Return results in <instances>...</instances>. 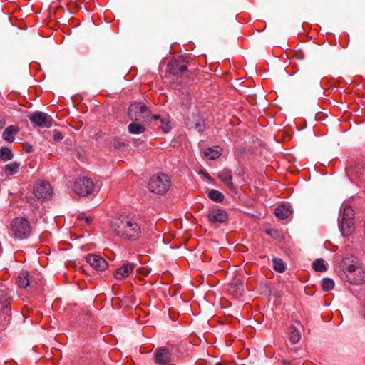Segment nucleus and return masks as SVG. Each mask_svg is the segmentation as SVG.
Returning a JSON list of instances; mask_svg holds the SVG:
<instances>
[{
	"instance_id": "1",
	"label": "nucleus",
	"mask_w": 365,
	"mask_h": 365,
	"mask_svg": "<svg viewBox=\"0 0 365 365\" xmlns=\"http://www.w3.org/2000/svg\"><path fill=\"white\" fill-rule=\"evenodd\" d=\"M111 227L118 237L126 240H137L142 234V228L137 220L125 215L114 218Z\"/></svg>"
},
{
	"instance_id": "2",
	"label": "nucleus",
	"mask_w": 365,
	"mask_h": 365,
	"mask_svg": "<svg viewBox=\"0 0 365 365\" xmlns=\"http://www.w3.org/2000/svg\"><path fill=\"white\" fill-rule=\"evenodd\" d=\"M171 187L170 178L165 173L153 175L148 181V189L157 195H165Z\"/></svg>"
},
{
	"instance_id": "3",
	"label": "nucleus",
	"mask_w": 365,
	"mask_h": 365,
	"mask_svg": "<svg viewBox=\"0 0 365 365\" xmlns=\"http://www.w3.org/2000/svg\"><path fill=\"white\" fill-rule=\"evenodd\" d=\"M341 279L350 284L360 285L365 282V271L360 267L350 264L343 270Z\"/></svg>"
},
{
	"instance_id": "4",
	"label": "nucleus",
	"mask_w": 365,
	"mask_h": 365,
	"mask_svg": "<svg viewBox=\"0 0 365 365\" xmlns=\"http://www.w3.org/2000/svg\"><path fill=\"white\" fill-rule=\"evenodd\" d=\"M128 114L133 121L145 122L148 120L150 113L145 104L134 103L130 106Z\"/></svg>"
},
{
	"instance_id": "5",
	"label": "nucleus",
	"mask_w": 365,
	"mask_h": 365,
	"mask_svg": "<svg viewBox=\"0 0 365 365\" xmlns=\"http://www.w3.org/2000/svg\"><path fill=\"white\" fill-rule=\"evenodd\" d=\"M11 227L14 235L19 239L28 237L31 231L29 222L23 217L15 218L11 222Z\"/></svg>"
},
{
	"instance_id": "6",
	"label": "nucleus",
	"mask_w": 365,
	"mask_h": 365,
	"mask_svg": "<svg viewBox=\"0 0 365 365\" xmlns=\"http://www.w3.org/2000/svg\"><path fill=\"white\" fill-rule=\"evenodd\" d=\"M95 185L91 178L80 177L77 178L73 185L74 192L81 196H88L93 193Z\"/></svg>"
},
{
	"instance_id": "7",
	"label": "nucleus",
	"mask_w": 365,
	"mask_h": 365,
	"mask_svg": "<svg viewBox=\"0 0 365 365\" xmlns=\"http://www.w3.org/2000/svg\"><path fill=\"white\" fill-rule=\"evenodd\" d=\"M29 120L34 127L40 128H51L53 122L51 116L41 111L31 113Z\"/></svg>"
},
{
	"instance_id": "8",
	"label": "nucleus",
	"mask_w": 365,
	"mask_h": 365,
	"mask_svg": "<svg viewBox=\"0 0 365 365\" xmlns=\"http://www.w3.org/2000/svg\"><path fill=\"white\" fill-rule=\"evenodd\" d=\"M34 194L38 199L48 200L53 195V189L48 182L38 180L34 186Z\"/></svg>"
},
{
	"instance_id": "9",
	"label": "nucleus",
	"mask_w": 365,
	"mask_h": 365,
	"mask_svg": "<svg viewBox=\"0 0 365 365\" xmlns=\"http://www.w3.org/2000/svg\"><path fill=\"white\" fill-rule=\"evenodd\" d=\"M168 68L172 75L177 76L184 74L187 69L186 62L182 58L172 59L169 62Z\"/></svg>"
},
{
	"instance_id": "10",
	"label": "nucleus",
	"mask_w": 365,
	"mask_h": 365,
	"mask_svg": "<svg viewBox=\"0 0 365 365\" xmlns=\"http://www.w3.org/2000/svg\"><path fill=\"white\" fill-rule=\"evenodd\" d=\"M86 262L97 271H104L107 269L108 264L104 258L95 254H89L86 257Z\"/></svg>"
},
{
	"instance_id": "11",
	"label": "nucleus",
	"mask_w": 365,
	"mask_h": 365,
	"mask_svg": "<svg viewBox=\"0 0 365 365\" xmlns=\"http://www.w3.org/2000/svg\"><path fill=\"white\" fill-rule=\"evenodd\" d=\"M135 267L133 263L126 262L114 272L113 276L116 279L122 280L128 277L133 272Z\"/></svg>"
},
{
	"instance_id": "12",
	"label": "nucleus",
	"mask_w": 365,
	"mask_h": 365,
	"mask_svg": "<svg viewBox=\"0 0 365 365\" xmlns=\"http://www.w3.org/2000/svg\"><path fill=\"white\" fill-rule=\"evenodd\" d=\"M208 220L211 223H223L228 220L227 212L220 208L213 209L209 212Z\"/></svg>"
},
{
	"instance_id": "13",
	"label": "nucleus",
	"mask_w": 365,
	"mask_h": 365,
	"mask_svg": "<svg viewBox=\"0 0 365 365\" xmlns=\"http://www.w3.org/2000/svg\"><path fill=\"white\" fill-rule=\"evenodd\" d=\"M172 354L166 348H159L155 351V362L160 365H165L171 361Z\"/></svg>"
},
{
	"instance_id": "14",
	"label": "nucleus",
	"mask_w": 365,
	"mask_h": 365,
	"mask_svg": "<svg viewBox=\"0 0 365 365\" xmlns=\"http://www.w3.org/2000/svg\"><path fill=\"white\" fill-rule=\"evenodd\" d=\"M354 219L351 217L346 218L341 217L340 222V229L343 236L350 235L354 230Z\"/></svg>"
},
{
	"instance_id": "15",
	"label": "nucleus",
	"mask_w": 365,
	"mask_h": 365,
	"mask_svg": "<svg viewBox=\"0 0 365 365\" xmlns=\"http://www.w3.org/2000/svg\"><path fill=\"white\" fill-rule=\"evenodd\" d=\"M245 290V285L242 281L235 280L232 282L228 287V292L235 297H239L242 296Z\"/></svg>"
},
{
	"instance_id": "16",
	"label": "nucleus",
	"mask_w": 365,
	"mask_h": 365,
	"mask_svg": "<svg viewBox=\"0 0 365 365\" xmlns=\"http://www.w3.org/2000/svg\"><path fill=\"white\" fill-rule=\"evenodd\" d=\"M19 131V128L16 125H10L7 127L2 133V138L4 140L8 142H13L14 140L15 135Z\"/></svg>"
},
{
	"instance_id": "17",
	"label": "nucleus",
	"mask_w": 365,
	"mask_h": 365,
	"mask_svg": "<svg viewBox=\"0 0 365 365\" xmlns=\"http://www.w3.org/2000/svg\"><path fill=\"white\" fill-rule=\"evenodd\" d=\"M274 214L276 217L279 220H284L291 215L292 210H290V207L289 205H282L275 209Z\"/></svg>"
},
{
	"instance_id": "18",
	"label": "nucleus",
	"mask_w": 365,
	"mask_h": 365,
	"mask_svg": "<svg viewBox=\"0 0 365 365\" xmlns=\"http://www.w3.org/2000/svg\"><path fill=\"white\" fill-rule=\"evenodd\" d=\"M218 178L228 187L233 188L232 176L230 170L227 169L222 170L219 173Z\"/></svg>"
},
{
	"instance_id": "19",
	"label": "nucleus",
	"mask_w": 365,
	"mask_h": 365,
	"mask_svg": "<svg viewBox=\"0 0 365 365\" xmlns=\"http://www.w3.org/2000/svg\"><path fill=\"white\" fill-rule=\"evenodd\" d=\"M222 151L219 146L208 148L204 151V155L210 160H215L221 155Z\"/></svg>"
},
{
	"instance_id": "20",
	"label": "nucleus",
	"mask_w": 365,
	"mask_h": 365,
	"mask_svg": "<svg viewBox=\"0 0 365 365\" xmlns=\"http://www.w3.org/2000/svg\"><path fill=\"white\" fill-rule=\"evenodd\" d=\"M140 123L141 122L139 121H135L130 123L128 127V132L131 134H141L144 133L145 128Z\"/></svg>"
},
{
	"instance_id": "21",
	"label": "nucleus",
	"mask_w": 365,
	"mask_h": 365,
	"mask_svg": "<svg viewBox=\"0 0 365 365\" xmlns=\"http://www.w3.org/2000/svg\"><path fill=\"white\" fill-rule=\"evenodd\" d=\"M17 284L19 287L26 288L30 284L29 273L27 271H21L17 278Z\"/></svg>"
},
{
	"instance_id": "22",
	"label": "nucleus",
	"mask_w": 365,
	"mask_h": 365,
	"mask_svg": "<svg viewBox=\"0 0 365 365\" xmlns=\"http://www.w3.org/2000/svg\"><path fill=\"white\" fill-rule=\"evenodd\" d=\"M14 155L11 149L7 147L0 148V159L4 162L10 160L13 158Z\"/></svg>"
},
{
	"instance_id": "23",
	"label": "nucleus",
	"mask_w": 365,
	"mask_h": 365,
	"mask_svg": "<svg viewBox=\"0 0 365 365\" xmlns=\"http://www.w3.org/2000/svg\"><path fill=\"white\" fill-rule=\"evenodd\" d=\"M20 164L17 162H12L5 165L4 170L8 173L9 175H14L19 170Z\"/></svg>"
},
{
	"instance_id": "24",
	"label": "nucleus",
	"mask_w": 365,
	"mask_h": 365,
	"mask_svg": "<svg viewBox=\"0 0 365 365\" xmlns=\"http://www.w3.org/2000/svg\"><path fill=\"white\" fill-rule=\"evenodd\" d=\"M208 197L210 200L217 202H221L224 200L223 194L220 191L214 189L209 191Z\"/></svg>"
},
{
	"instance_id": "25",
	"label": "nucleus",
	"mask_w": 365,
	"mask_h": 365,
	"mask_svg": "<svg viewBox=\"0 0 365 365\" xmlns=\"http://www.w3.org/2000/svg\"><path fill=\"white\" fill-rule=\"evenodd\" d=\"M313 269L316 272H324L327 270V267L324 264V259L319 258L317 259L312 264Z\"/></svg>"
},
{
	"instance_id": "26",
	"label": "nucleus",
	"mask_w": 365,
	"mask_h": 365,
	"mask_svg": "<svg viewBox=\"0 0 365 365\" xmlns=\"http://www.w3.org/2000/svg\"><path fill=\"white\" fill-rule=\"evenodd\" d=\"M273 267L279 273H282L285 270V266L281 259L274 258L273 259Z\"/></svg>"
},
{
	"instance_id": "27",
	"label": "nucleus",
	"mask_w": 365,
	"mask_h": 365,
	"mask_svg": "<svg viewBox=\"0 0 365 365\" xmlns=\"http://www.w3.org/2000/svg\"><path fill=\"white\" fill-rule=\"evenodd\" d=\"M300 334L296 328L292 327L289 332V340L292 344L297 343L300 339Z\"/></svg>"
},
{
	"instance_id": "28",
	"label": "nucleus",
	"mask_w": 365,
	"mask_h": 365,
	"mask_svg": "<svg viewBox=\"0 0 365 365\" xmlns=\"http://www.w3.org/2000/svg\"><path fill=\"white\" fill-rule=\"evenodd\" d=\"M322 289L324 291H330L334 287V282L332 279L326 278L322 280Z\"/></svg>"
},
{
	"instance_id": "29",
	"label": "nucleus",
	"mask_w": 365,
	"mask_h": 365,
	"mask_svg": "<svg viewBox=\"0 0 365 365\" xmlns=\"http://www.w3.org/2000/svg\"><path fill=\"white\" fill-rule=\"evenodd\" d=\"M354 214H353V210L350 207H345L344 208L342 217H351L353 218Z\"/></svg>"
},
{
	"instance_id": "30",
	"label": "nucleus",
	"mask_w": 365,
	"mask_h": 365,
	"mask_svg": "<svg viewBox=\"0 0 365 365\" xmlns=\"http://www.w3.org/2000/svg\"><path fill=\"white\" fill-rule=\"evenodd\" d=\"M161 123L163 125V130L167 133L170 128L169 121L167 119H161Z\"/></svg>"
},
{
	"instance_id": "31",
	"label": "nucleus",
	"mask_w": 365,
	"mask_h": 365,
	"mask_svg": "<svg viewBox=\"0 0 365 365\" xmlns=\"http://www.w3.org/2000/svg\"><path fill=\"white\" fill-rule=\"evenodd\" d=\"M53 138L55 141L58 142V141H61V140H63V135L60 131L55 130L53 133Z\"/></svg>"
},
{
	"instance_id": "32",
	"label": "nucleus",
	"mask_w": 365,
	"mask_h": 365,
	"mask_svg": "<svg viewBox=\"0 0 365 365\" xmlns=\"http://www.w3.org/2000/svg\"><path fill=\"white\" fill-rule=\"evenodd\" d=\"M78 219L81 220H85L87 224H91L93 222V218L91 217H86L83 214H81L78 216Z\"/></svg>"
},
{
	"instance_id": "33",
	"label": "nucleus",
	"mask_w": 365,
	"mask_h": 365,
	"mask_svg": "<svg viewBox=\"0 0 365 365\" xmlns=\"http://www.w3.org/2000/svg\"><path fill=\"white\" fill-rule=\"evenodd\" d=\"M195 128L199 131V132H202L205 130V124L204 123V121H201V122H199L195 124Z\"/></svg>"
},
{
	"instance_id": "34",
	"label": "nucleus",
	"mask_w": 365,
	"mask_h": 365,
	"mask_svg": "<svg viewBox=\"0 0 365 365\" xmlns=\"http://www.w3.org/2000/svg\"><path fill=\"white\" fill-rule=\"evenodd\" d=\"M24 149L27 153L32 152V146L27 143L24 145Z\"/></svg>"
},
{
	"instance_id": "35",
	"label": "nucleus",
	"mask_w": 365,
	"mask_h": 365,
	"mask_svg": "<svg viewBox=\"0 0 365 365\" xmlns=\"http://www.w3.org/2000/svg\"><path fill=\"white\" fill-rule=\"evenodd\" d=\"M6 124L4 118L0 115V129H1Z\"/></svg>"
},
{
	"instance_id": "36",
	"label": "nucleus",
	"mask_w": 365,
	"mask_h": 365,
	"mask_svg": "<svg viewBox=\"0 0 365 365\" xmlns=\"http://www.w3.org/2000/svg\"><path fill=\"white\" fill-rule=\"evenodd\" d=\"M295 57L298 59H302L304 58V54L302 52H299L295 54Z\"/></svg>"
},
{
	"instance_id": "37",
	"label": "nucleus",
	"mask_w": 365,
	"mask_h": 365,
	"mask_svg": "<svg viewBox=\"0 0 365 365\" xmlns=\"http://www.w3.org/2000/svg\"><path fill=\"white\" fill-rule=\"evenodd\" d=\"M152 118H153L154 120H158L160 118V116L159 115H153L152 116Z\"/></svg>"
},
{
	"instance_id": "38",
	"label": "nucleus",
	"mask_w": 365,
	"mask_h": 365,
	"mask_svg": "<svg viewBox=\"0 0 365 365\" xmlns=\"http://www.w3.org/2000/svg\"><path fill=\"white\" fill-rule=\"evenodd\" d=\"M205 177H206L207 179H210V178H210V175H209V174H207V173H206V174H205Z\"/></svg>"
}]
</instances>
